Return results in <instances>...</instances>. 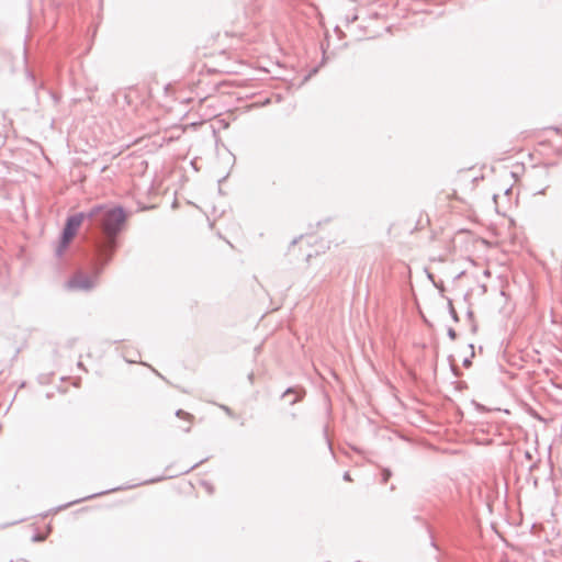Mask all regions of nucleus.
<instances>
[{
	"instance_id": "obj_1",
	"label": "nucleus",
	"mask_w": 562,
	"mask_h": 562,
	"mask_svg": "<svg viewBox=\"0 0 562 562\" xmlns=\"http://www.w3.org/2000/svg\"><path fill=\"white\" fill-rule=\"evenodd\" d=\"M126 217L125 210L120 205H94V226L99 227L103 234V240L95 241L99 256L111 258L117 245V235L123 231Z\"/></svg>"
},
{
	"instance_id": "obj_2",
	"label": "nucleus",
	"mask_w": 562,
	"mask_h": 562,
	"mask_svg": "<svg viewBox=\"0 0 562 562\" xmlns=\"http://www.w3.org/2000/svg\"><path fill=\"white\" fill-rule=\"evenodd\" d=\"M103 257V262L92 259L86 267L72 272V291L90 292L99 284L103 266L110 260L108 256Z\"/></svg>"
},
{
	"instance_id": "obj_3",
	"label": "nucleus",
	"mask_w": 562,
	"mask_h": 562,
	"mask_svg": "<svg viewBox=\"0 0 562 562\" xmlns=\"http://www.w3.org/2000/svg\"><path fill=\"white\" fill-rule=\"evenodd\" d=\"M83 223H87L89 228L94 226V205L88 211L72 213V238Z\"/></svg>"
},
{
	"instance_id": "obj_4",
	"label": "nucleus",
	"mask_w": 562,
	"mask_h": 562,
	"mask_svg": "<svg viewBox=\"0 0 562 562\" xmlns=\"http://www.w3.org/2000/svg\"><path fill=\"white\" fill-rule=\"evenodd\" d=\"M69 238H70V218L67 220L66 223H65L64 234H63V243H61V246L58 249V254L59 255L64 251V249H65Z\"/></svg>"
},
{
	"instance_id": "obj_5",
	"label": "nucleus",
	"mask_w": 562,
	"mask_h": 562,
	"mask_svg": "<svg viewBox=\"0 0 562 562\" xmlns=\"http://www.w3.org/2000/svg\"><path fill=\"white\" fill-rule=\"evenodd\" d=\"M293 393H295V394H297V395H296V397H295L294 400H292V401L290 402V404H291V405H294L297 401H300V398H301V394H300V392H299L296 389L289 387V389H286V390H285V392L282 394V397H285V396H288L289 394H293Z\"/></svg>"
},
{
	"instance_id": "obj_6",
	"label": "nucleus",
	"mask_w": 562,
	"mask_h": 562,
	"mask_svg": "<svg viewBox=\"0 0 562 562\" xmlns=\"http://www.w3.org/2000/svg\"><path fill=\"white\" fill-rule=\"evenodd\" d=\"M448 307H449V313H450L451 318H452L454 322H459L458 313H457V311L454 310V307H453V304H452V301H451V300H448Z\"/></svg>"
},
{
	"instance_id": "obj_7",
	"label": "nucleus",
	"mask_w": 562,
	"mask_h": 562,
	"mask_svg": "<svg viewBox=\"0 0 562 562\" xmlns=\"http://www.w3.org/2000/svg\"><path fill=\"white\" fill-rule=\"evenodd\" d=\"M392 473L389 469H383L382 471V484H385L391 477Z\"/></svg>"
},
{
	"instance_id": "obj_8",
	"label": "nucleus",
	"mask_w": 562,
	"mask_h": 562,
	"mask_svg": "<svg viewBox=\"0 0 562 562\" xmlns=\"http://www.w3.org/2000/svg\"><path fill=\"white\" fill-rule=\"evenodd\" d=\"M176 415H177L178 417H180V418H188V419H190V418L192 417L189 413H187V412H184V411H182V409H178V411L176 412Z\"/></svg>"
},
{
	"instance_id": "obj_9",
	"label": "nucleus",
	"mask_w": 562,
	"mask_h": 562,
	"mask_svg": "<svg viewBox=\"0 0 562 562\" xmlns=\"http://www.w3.org/2000/svg\"><path fill=\"white\" fill-rule=\"evenodd\" d=\"M448 336L450 339L454 340L457 338V331L453 328L448 329Z\"/></svg>"
},
{
	"instance_id": "obj_10",
	"label": "nucleus",
	"mask_w": 562,
	"mask_h": 562,
	"mask_svg": "<svg viewBox=\"0 0 562 562\" xmlns=\"http://www.w3.org/2000/svg\"><path fill=\"white\" fill-rule=\"evenodd\" d=\"M78 172H79V175H78V176H74V175H72V179H74V178H78L80 181H82V180L86 178V176L81 173V170H79Z\"/></svg>"
},
{
	"instance_id": "obj_11",
	"label": "nucleus",
	"mask_w": 562,
	"mask_h": 562,
	"mask_svg": "<svg viewBox=\"0 0 562 562\" xmlns=\"http://www.w3.org/2000/svg\"><path fill=\"white\" fill-rule=\"evenodd\" d=\"M357 19H358L357 15H353L352 18H347V23L349 24V23L356 21Z\"/></svg>"
},
{
	"instance_id": "obj_12",
	"label": "nucleus",
	"mask_w": 562,
	"mask_h": 562,
	"mask_svg": "<svg viewBox=\"0 0 562 562\" xmlns=\"http://www.w3.org/2000/svg\"><path fill=\"white\" fill-rule=\"evenodd\" d=\"M202 462H203V460H201L199 463H195V464L191 465V467H190L188 470H186L184 472H189L190 470H192V469L196 468V467H198L200 463H202Z\"/></svg>"
},
{
	"instance_id": "obj_13",
	"label": "nucleus",
	"mask_w": 562,
	"mask_h": 562,
	"mask_svg": "<svg viewBox=\"0 0 562 562\" xmlns=\"http://www.w3.org/2000/svg\"><path fill=\"white\" fill-rule=\"evenodd\" d=\"M344 480H345V481H351V477H350L349 472H345V474H344Z\"/></svg>"
},
{
	"instance_id": "obj_14",
	"label": "nucleus",
	"mask_w": 562,
	"mask_h": 562,
	"mask_svg": "<svg viewBox=\"0 0 562 562\" xmlns=\"http://www.w3.org/2000/svg\"><path fill=\"white\" fill-rule=\"evenodd\" d=\"M222 408H223V409H224L228 415H231V408H229V407H227V406H222Z\"/></svg>"
},
{
	"instance_id": "obj_15",
	"label": "nucleus",
	"mask_w": 562,
	"mask_h": 562,
	"mask_svg": "<svg viewBox=\"0 0 562 562\" xmlns=\"http://www.w3.org/2000/svg\"><path fill=\"white\" fill-rule=\"evenodd\" d=\"M469 363H470V360H468V359H465L463 362L464 366H468Z\"/></svg>"
}]
</instances>
